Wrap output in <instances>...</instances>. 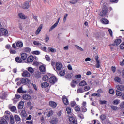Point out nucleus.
<instances>
[{
  "instance_id": "1",
  "label": "nucleus",
  "mask_w": 124,
  "mask_h": 124,
  "mask_svg": "<svg viewBox=\"0 0 124 124\" xmlns=\"http://www.w3.org/2000/svg\"><path fill=\"white\" fill-rule=\"evenodd\" d=\"M107 13H108V9H107V7L104 6L102 11L100 13V16L101 17H105Z\"/></svg>"
},
{
  "instance_id": "2",
  "label": "nucleus",
  "mask_w": 124,
  "mask_h": 124,
  "mask_svg": "<svg viewBox=\"0 0 124 124\" xmlns=\"http://www.w3.org/2000/svg\"><path fill=\"white\" fill-rule=\"evenodd\" d=\"M69 121L71 124H77V120L75 119V116L74 115L69 116Z\"/></svg>"
},
{
  "instance_id": "3",
  "label": "nucleus",
  "mask_w": 124,
  "mask_h": 124,
  "mask_svg": "<svg viewBox=\"0 0 124 124\" xmlns=\"http://www.w3.org/2000/svg\"><path fill=\"white\" fill-rule=\"evenodd\" d=\"M62 68V64L60 62H57L55 65V67H54V70L55 71H58L61 70Z\"/></svg>"
},
{
  "instance_id": "4",
  "label": "nucleus",
  "mask_w": 124,
  "mask_h": 124,
  "mask_svg": "<svg viewBox=\"0 0 124 124\" xmlns=\"http://www.w3.org/2000/svg\"><path fill=\"white\" fill-rule=\"evenodd\" d=\"M122 42V40L121 39H117L115 40L114 43L113 44H110V46H118Z\"/></svg>"
},
{
  "instance_id": "5",
  "label": "nucleus",
  "mask_w": 124,
  "mask_h": 124,
  "mask_svg": "<svg viewBox=\"0 0 124 124\" xmlns=\"http://www.w3.org/2000/svg\"><path fill=\"white\" fill-rule=\"evenodd\" d=\"M0 31L1 33V36H2V35L6 36L8 34V31L4 28L0 29Z\"/></svg>"
},
{
  "instance_id": "6",
  "label": "nucleus",
  "mask_w": 124,
  "mask_h": 124,
  "mask_svg": "<svg viewBox=\"0 0 124 124\" xmlns=\"http://www.w3.org/2000/svg\"><path fill=\"white\" fill-rule=\"evenodd\" d=\"M57 81V78L55 76L51 77L49 78V82L51 84H55Z\"/></svg>"
},
{
  "instance_id": "7",
  "label": "nucleus",
  "mask_w": 124,
  "mask_h": 124,
  "mask_svg": "<svg viewBox=\"0 0 124 124\" xmlns=\"http://www.w3.org/2000/svg\"><path fill=\"white\" fill-rule=\"evenodd\" d=\"M49 123L52 124H58V123H59V119H58L57 118H53L50 119Z\"/></svg>"
},
{
  "instance_id": "8",
  "label": "nucleus",
  "mask_w": 124,
  "mask_h": 124,
  "mask_svg": "<svg viewBox=\"0 0 124 124\" xmlns=\"http://www.w3.org/2000/svg\"><path fill=\"white\" fill-rule=\"evenodd\" d=\"M62 101L64 104H65V105H68V104H69V102L68 101V99L66 97H65V96H62Z\"/></svg>"
},
{
  "instance_id": "9",
  "label": "nucleus",
  "mask_w": 124,
  "mask_h": 124,
  "mask_svg": "<svg viewBox=\"0 0 124 124\" xmlns=\"http://www.w3.org/2000/svg\"><path fill=\"white\" fill-rule=\"evenodd\" d=\"M22 76H23V77H30L31 74H30L28 71H24L22 73Z\"/></svg>"
},
{
  "instance_id": "10",
  "label": "nucleus",
  "mask_w": 124,
  "mask_h": 124,
  "mask_svg": "<svg viewBox=\"0 0 124 124\" xmlns=\"http://www.w3.org/2000/svg\"><path fill=\"white\" fill-rule=\"evenodd\" d=\"M42 24H41L39 27L38 28V29L36 30V32H35V34L36 35H38V34H39V33H40V32L41 31V30H42Z\"/></svg>"
},
{
  "instance_id": "11",
  "label": "nucleus",
  "mask_w": 124,
  "mask_h": 124,
  "mask_svg": "<svg viewBox=\"0 0 124 124\" xmlns=\"http://www.w3.org/2000/svg\"><path fill=\"white\" fill-rule=\"evenodd\" d=\"M39 70L41 72H45L46 71V66L44 65L40 66Z\"/></svg>"
},
{
  "instance_id": "12",
  "label": "nucleus",
  "mask_w": 124,
  "mask_h": 124,
  "mask_svg": "<svg viewBox=\"0 0 124 124\" xmlns=\"http://www.w3.org/2000/svg\"><path fill=\"white\" fill-rule=\"evenodd\" d=\"M30 7L29 2H25L22 6L23 9H28Z\"/></svg>"
},
{
  "instance_id": "13",
  "label": "nucleus",
  "mask_w": 124,
  "mask_h": 124,
  "mask_svg": "<svg viewBox=\"0 0 124 124\" xmlns=\"http://www.w3.org/2000/svg\"><path fill=\"white\" fill-rule=\"evenodd\" d=\"M49 105L51 107H52V108H56V107H57V104L54 101H50Z\"/></svg>"
},
{
  "instance_id": "14",
  "label": "nucleus",
  "mask_w": 124,
  "mask_h": 124,
  "mask_svg": "<svg viewBox=\"0 0 124 124\" xmlns=\"http://www.w3.org/2000/svg\"><path fill=\"white\" fill-rule=\"evenodd\" d=\"M115 82H117V83H119V84H121L122 83V79H121V78L119 76L115 77V78H114Z\"/></svg>"
},
{
  "instance_id": "15",
  "label": "nucleus",
  "mask_w": 124,
  "mask_h": 124,
  "mask_svg": "<svg viewBox=\"0 0 124 124\" xmlns=\"http://www.w3.org/2000/svg\"><path fill=\"white\" fill-rule=\"evenodd\" d=\"M27 58H28V54H27V53H23L21 54V58L23 60V61L27 60Z\"/></svg>"
},
{
  "instance_id": "16",
  "label": "nucleus",
  "mask_w": 124,
  "mask_h": 124,
  "mask_svg": "<svg viewBox=\"0 0 124 124\" xmlns=\"http://www.w3.org/2000/svg\"><path fill=\"white\" fill-rule=\"evenodd\" d=\"M18 16L19 18L22 20H25V19H27V16H25L23 13H19L18 14Z\"/></svg>"
},
{
  "instance_id": "17",
  "label": "nucleus",
  "mask_w": 124,
  "mask_h": 124,
  "mask_svg": "<svg viewBox=\"0 0 124 124\" xmlns=\"http://www.w3.org/2000/svg\"><path fill=\"white\" fill-rule=\"evenodd\" d=\"M116 88L119 91H124V86L123 85H118L116 86Z\"/></svg>"
},
{
  "instance_id": "18",
  "label": "nucleus",
  "mask_w": 124,
  "mask_h": 124,
  "mask_svg": "<svg viewBox=\"0 0 124 124\" xmlns=\"http://www.w3.org/2000/svg\"><path fill=\"white\" fill-rule=\"evenodd\" d=\"M33 60H34V57L33 56L31 55L27 58V62H33Z\"/></svg>"
},
{
  "instance_id": "19",
  "label": "nucleus",
  "mask_w": 124,
  "mask_h": 124,
  "mask_svg": "<svg viewBox=\"0 0 124 124\" xmlns=\"http://www.w3.org/2000/svg\"><path fill=\"white\" fill-rule=\"evenodd\" d=\"M23 99H25V100H29V99H31V96L25 94L23 95Z\"/></svg>"
},
{
  "instance_id": "20",
  "label": "nucleus",
  "mask_w": 124,
  "mask_h": 124,
  "mask_svg": "<svg viewBox=\"0 0 124 124\" xmlns=\"http://www.w3.org/2000/svg\"><path fill=\"white\" fill-rule=\"evenodd\" d=\"M41 86L42 88H47V87H49V83L44 82L41 83Z\"/></svg>"
},
{
  "instance_id": "21",
  "label": "nucleus",
  "mask_w": 124,
  "mask_h": 124,
  "mask_svg": "<svg viewBox=\"0 0 124 124\" xmlns=\"http://www.w3.org/2000/svg\"><path fill=\"white\" fill-rule=\"evenodd\" d=\"M23 107H24V102L23 101H21L18 104V108L19 110H21V109L23 108Z\"/></svg>"
},
{
  "instance_id": "22",
  "label": "nucleus",
  "mask_w": 124,
  "mask_h": 124,
  "mask_svg": "<svg viewBox=\"0 0 124 124\" xmlns=\"http://www.w3.org/2000/svg\"><path fill=\"white\" fill-rule=\"evenodd\" d=\"M101 23H102V24H105V25H106L109 23V21L105 18H102L101 20Z\"/></svg>"
},
{
  "instance_id": "23",
  "label": "nucleus",
  "mask_w": 124,
  "mask_h": 124,
  "mask_svg": "<svg viewBox=\"0 0 124 124\" xmlns=\"http://www.w3.org/2000/svg\"><path fill=\"white\" fill-rule=\"evenodd\" d=\"M16 45L18 48H22L23 47V42L18 41L16 43Z\"/></svg>"
},
{
  "instance_id": "24",
  "label": "nucleus",
  "mask_w": 124,
  "mask_h": 124,
  "mask_svg": "<svg viewBox=\"0 0 124 124\" xmlns=\"http://www.w3.org/2000/svg\"><path fill=\"white\" fill-rule=\"evenodd\" d=\"M27 70L31 74H32L34 72V69H33V68H32V67H31L27 68Z\"/></svg>"
},
{
  "instance_id": "25",
  "label": "nucleus",
  "mask_w": 124,
  "mask_h": 124,
  "mask_svg": "<svg viewBox=\"0 0 124 124\" xmlns=\"http://www.w3.org/2000/svg\"><path fill=\"white\" fill-rule=\"evenodd\" d=\"M21 116L24 117V118H27V112L26 110H23L21 112Z\"/></svg>"
},
{
  "instance_id": "26",
  "label": "nucleus",
  "mask_w": 124,
  "mask_h": 124,
  "mask_svg": "<svg viewBox=\"0 0 124 124\" xmlns=\"http://www.w3.org/2000/svg\"><path fill=\"white\" fill-rule=\"evenodd\" d=\"M77 85V81L76 80H72L71 83L72 88H75V86Z\"/></svg>"
},
{
  "instance_id": "27",
  "label": "nucleus",
  "mask_w": 124,
  "mask_h": 124,
  "mask_svg": "<svg viewBox=\"0 0 124 124\" xmlns=\"http://www.w3.org/2000/svg\"><path fill=\"white\" fill-rule=\"evenodd\" d=\"M113 104L114 105H118V104H120L121 103V100L119 99H115L112 102Z\"/></svg>"
},
{
  "instance_id": "28",
  "label": "nucleus",
  "mask_w": 124,
  "mask_h": 124,
  "mask_svg": "<svg viewBox=\"0 0 124 124\" xmlns=\"http://www.w3.org/2000/svg\"><path fill=\"white\" fill-rule=\"evenodd\" d=\"M16 61L18 62V63H21L22 62H23V60H22V59L19 57H17L15 59Z\"/></svg>"
},
{
  "instance_id": "29",
  "label": "nucleus",
  "mask_w": 124,
  "mask_h": 124,
  "mask_svg": "<svg viewBox=\"0 0 124 124\" xmlns=\"http://www.w3.org/2000/svg\"><path fill=\"white\" fill-rule=\"evenodd\" d=\"M91 96L95 97L96 96L97 97H100L101 96V95L99 93H94L91 94Z\"/></svg>"
},
{
  "instance_id": "30",
  "label": "nucleus",
  "mask_w": 124,
  "mask_h": 124,
  "mask_svg": "<svg viewBox=\"0 0 124 124\" xmlns=\"http://www.w3.org/2000/svg\"><path fill=\"white\" fill-rule=\"evenodd\" d=\"M58 26V24H57V23H55L53 25H52L51 27H50V29H49V31L50 32V31H53V30H54V29H55V28H56V27H57Z\"/></svg>"
},
{
  "instance_id": "31",
  "label": "nucleus",
  "mask_w": 124,
  "mask_h": 124,
  "mask_svg": "<svg viewBox=\"0 0 124 124\" xmlns=\"http://www.w3.org/2000/svg\"><path fill=\"white\" fill-rule=\"evenodd\" d=\"M0 124H7V121L4 118H2L0 121Z\"/></svg>"
},
{
  "instance_id": "32",
  "label": "nucleus",
  "mask_w": 124,
  "mask_h": 124,
  "mask_svg": "<svg viewBox=\"0 0 124 124\" xmlns=\"http://www.w3.org/2000/svg\"><path fill=\"white\" fill-rule=\"evenodd\" d=\"M87 85V82L85 80H82L79 83V86H81L82 87H84V86H86Z\"/></svg>"
},
{
  "instance_id": "33",
  "label": "nucleus",
  "mask_w": 124,
  "mask_h": 124,
  "mask_svg": "<svg viewBox=\"0 0 124 124\" xmlns=\"http://www.w3.org/2000/svg\"><path fill=\"white\" fill-rule=\"evenodd\" d=\"M116 94L117 95V96H121L122 95H123V93L118 90L116 91Z\"/></svg>"
},
{
  "instance_id": "34",
  "label": "nucleus",
  "mask_w": 124,
  "mask_h": 124,
  "mask_svg": "<svg viewBox=\"0 0 124 124\" xmlns=\"http://www.w3.org/2000/svg\"><path fill=\"white\" fill-rule=\"evenodd\" d=\"M23 49L24 52L26 53H30V52H31V48H30V47H24Z\"/></svg>"
},
{
  "instance_id": "35",
  "label": "nucleus",
  "mask_w": 124,
  "mask_h": 124,
  "mask_svg": "<svg viewBox=\"0 0 124 124\" xmlns=\"http://www.w3.org/2000/svg\"><path fill=\"white\" fill-rule=\"evenodd\" d=\"M59 74L61 76H64L65 75V71L64 70H62L60 72Z\"/></svg>"
},
{
  "instance_id": "36",
  "label": "nucleus",
  "mask_w": 124,
  "mask_h": 124,
  "mask_svg": "<svg viewBox=\"0 0 124 124\" xmlns=\"http://www.w3.org/2000/svg\"><path fill=\"white\" fill-rule=\"evenodd\" d=\"M75 46L76 47V48L78 49V50H79V51H84V49L82 48V47H81L80 46L77 45H75Z\"/></svg>"
},
{
  "instance_id": "37",
  "label": "nucleus",
  "mask_w": 124,
  "mask_h": 124,
  "mask_svg": "<svg viewBox=\"0 0 124 124\" xmlns=\"http://www.w3.org/2000/svg\"><path fill=\"white\" fill-rule=\"evenodd\" d=\"M43 81H48L49 80V77L47 75H45L43 77Z\"/></svg>"
},
{
  "instance_id": "38",
  "label": "nucleus",
  "mask_w": 124,
  "mask_h": 124,
  "mask_svg": "<svg viewBox=\"0 0 124 124\" xmlns=\"http://www.w3.org/2000/svg\"><path fill=\"white\" fill-rule=\"evenodd\" d=\"M17 92L19 93H24V91H23V88L20 87L18 89Z\"/></svg>"
},
{
  "instance_id": "39",
  "label": "nucleus",
  "mask_w": 124,
  "mask_h": 124,
  "mask_svg": "<svg viewBox=\"0 0 124 124\" xmlns=\"http://www.w3.org/2000/svg\"><path fill=\"white\" fill-rule=\"evenodd\" d=\"M78 93H84V90L83 88H79L77 90Z\"/></svg>"
},
{
  "instance_id": "40",
  "label": "nucleus",
  "mask_w": 124,
  "mask_h": 124,
  "mask_svg": "<svg viewBox=\"0 0 124 124\" xmlns=\"http://www.w3.org/2000/svg\"><path fill=\"white\" fill-rule=\"evenodd\" d=\"M15 119L16 122H19V121H21V118H20V116H18L17 115L15 116Z\"/></svg>"
},
{
  "instance_id": "41",
  "label": "nucleus",
  "mask_w": 124,
  "mask_h": 124,
  "mask_svg": "<svg viewBox=\"0 0 124 124\" xmlns=\"http://www.w3.org/2000/svg\"><path fill=\"white\" fill-rule=\"evenodd\" d=\"M35 77H36V78H39L41 77L40 73H39V71L36 72L35 74Z\"/></svg>"
},
{
  "instance_id": "42",
  "label": "nucleus",
  "mask_w": 124,
  "mask_h": 124,
  "mask_svg": "<svg viewBox=\"0 0 124 124\" xmlns=\"http://www.w3.org/2000/svg\"><path fill=\"white\" fill-rule=\"evenodd\" d=\"M27 78H23L21 79V83L22 84H26L27 82Z\"/></svg>"
},
{
  "instance_id": "43",
  "label": "nucleus",
  "mask_w": 124,
  "mask_h": 124,
  "mask_svg": "<svg viewBox=\"0 0 124 124\" xmlns=\"http://www.w3.org/2000/svg\"><path fill=\"white\" fill-rule=\"evenodd\" d=\"M10 120L11 124H14V117H13V116L11 115L10 116Z\"/></svg>"
},
{
  "instance_id": "44",
  "label": "nucleus",
  "mask_w": 124,
  "mask_h": 124,
  "mask_svg": "<svg viewBox=\"0 0 124 124\" xmlns=\"http://www.w3.org/2000/svg\"><path fill=\"white\" fill-rule=\"evenodd\" d=\"M79 0H72L69 1L70 3H71V4H75V3H77V2H78Z\"/></svg>"
},
{
  "instance_id": "45",
  "label": "nucleus",
  "mask_w": 124,
  "mask_h": 124,
  "mask_svg": "<svg viewBox=\"0 0 124 124\" xmlns=\"http://www.w3.org/2000/svg\"><path fill=\"white\" fill-rule=\"evenodd\" d=\"M10 54H16L17 51H16V50L11 48L10 49Z\"/></svg>"
},
{
  "instance_id": "46",
  "label": "nucleus",
  "mask_w": 124,
  "mask_h": 124,
  "mask_svg": "<svg viewBox=\"0 0 124 124\" xmlns=\"http://www.w3.org/2000/svg\"><path fill=\"white\" fill-rule=\"evenodd\" d=\"M66 111H67V114H71V107H67Z\"/></svg>"
},
{
  "instance_id": "47",
  "label": "nucleus",
  "mask_w": 124,
  "mask_h": 124,
  "mask_svg": "<svg viewBox=\"0 0 124 124\" xmlns=\"http://www.w3.org/2000/svg\"><path fill=\"white\" fill-rule=\"evenodd\" d=\"M95 66H96V68H99L100 67V61L96 62Z\"/></svg>"
},
{
  "instance_id": "48",
  "label": "nucleus",
  "mask_w": 124,
  "mask_h": 124,
  "mask_svg": "<svg viewBox=\"0 0 124 124\" xmlns=\"http://www.w3.org/2000/svg\"><path fill=\"white\" fill-rule=\"evenodd\" d=\"M16 108L15 106H12L10 108V110L12 112H15L16 110Z\"/></svg>"
},
{
  "instance_id": "49",
  "label": "nucleus",
  "mask_w": 124,
  "mask_h": 124,
  "mask_svg": "<svg viewBox=\"0 0 124 124\" xmlns=\"http://www.w3.org/2000/svg\"><path fill=\"white\" fill-rule=\"evenodd\" d=\"M33 44H34V45H37L38 46H41V44L39 43V42L38 41H33Z\"/></svg>"
},
{
  "instance_id": "50",
  "label": "nucleus",
  "mask_w": 124,
  "mask_h": 124,
  "mask_svg": "<svg viewBox=\"0 0 124 124\" xmlns=\"http://www.w3.org/2000/svg\"><path fill=\"white\" fill-rule=\"evenodd\" d=\"M119 47L121 50H124V42H122V44H120Z\"/></svg>"
},
{
  "instance_id": "51",
  "label": "nucleus",
  "mask_w": 124,
  "mask_h": 124,
  "mask_svg": "<svg viewBox=\"0 0 124 124\" xmlns=\"http://www.w3.org/2000/svg\"><path fill=\"white\" fill-rule=\"evenodd\" d=\"M80 110H81V109L78 106L75 107V111H76V112H80Z\"/></svg>"
},
{
  "instance_id": "52",
  "label": "nucleus",
  "mask_w": 124,
  "mask_h": 124,
  "mask_svg": "<svg viewBox=\"0 0 124 124\" xmlns=\"http://www.w3.org/2000/svg\"><path fill=\"white\" fill-rule=\"evenodd\" d=\"M53 114H54V111H53V110H50L47 114V117H52Z\"/></svg>"
},
{
  "instance_id": "53",
  "label": "nucleus",
  "mask_w": 124,
  "mask_h": 124,
  "mask_svg": "<svg viewBox=\"0 0 124 124\" xmlns=\"http://www.w3.org/2000/svg\"><path fill=\"white\" fill-rule=\"evenodd\" d=\"M68 16V14H65V15L64 16L63 20V23H65V22H66V18H67Z\"/></svg>"
},
{
  "instance_id": "54",
  "label": "nucleus",
  "mask_w": 124,
  "mask_h": 124,
  "mask_svg": "<svg viewBox=\"0 0 124 124\" xmlns=\"http://www.w3.org/2000/svg\"><path fill=\"white\" fill-rule=\"evenodd\" d=\"M40 48L44 52H47V47L46 46H44L43 47L40 46Z\"/></svg>"
},
{
  "instance_id": "55",
  "label": "nucleus",
  "mask_w": 124,
  "mask_h": 124,
  "mask_svg": "<svg viewBox=\"0 0 124 124\" xmlns=\"http://www.w3.org/2000/svg\"><path fill=\"white\" fill-rule=\"evenodd\" d=\"M111 107L114 111H117V110H118V107L116 106H111Z\"/></svg>"
},
{
  "instance_id": "56",
  "label": "nucleus",
  "mask_w": 124,
  "mask_h": 124,
  "mask_svg": "<svg viewBox=\"0 0 124 124\" xmlns=\"http://www.w3.org/2000/svg\"><path fill=\"white\" fill-rule=\"evenodd\" d=\"M109 93L110 94H114L115 93V91L113 89H110L109 90Z\"/></svg>"
},
{
  "instance_id": "57",
  "label": "nucleus",
  "mask_w": 124,
  "mask_h": 124,
  "mask_svg": "<svg viewBox=\"0 0 124 124\" xmlns=\"http://www.w3.org/2000/svg\"><path fill=\"white\" fill-rule=\"evenodd\" d=\"M45 59L46 61H48V62H50V61H51V58H50V56H49V55H46Z\"/></svg>"
},
{
  "instance_id": "58",
  "label": "nucleus",
  "mask_w": 124,
  "mask_h": 124,
  "mask_svg": "<svg viewBox=\"0 0 124 124\" xmlns=\"http://www.w3.org/2000/svg\"><path fill=\"white\" fill-rule=\"evenodd\" d=\"M76 105V102L75 101H71V107H74Z\"/></svg>"
},
{
  "instance_id": "59",
  "label": "nucleus",
  "mask_w": 124,
  "mask_h": 124,
  "mask_svg": "<svg viewBox=\"0 0 124 124\" xmlns=\"http://www.w3.org/2000/svg\"><path fill=\"white\" fill-rule=\"evenodd\" d=\"M106 118V116H105V115L102 114L101 116H100V119L101 120H102V121H104V120H105Z\"/></svg>"
},
{
  "instance_id": "60",
  "label": "nucleus",
  "mask_w": 124,
  "mask_h": 124,
  "mask_svg": "<svg viewBox=\"0 0 124 124\" xmlns=\"http://www.w3.org/2000/svg\"><path fill=\"white\" fill-rule=\"evenodd\" d=\"M33 54H34V55H40V52L39 51H33Z\"/></svg>"
},
{
  "instance_id": "61",
  "label": "nucleus",
  "mask_w": 124,
  "mask_h": 124,
  "mask_svg": "<svg viewBox=\"0 0 124 124\" xmlns=\"http://www.w3.org/2000/svg\"><path fill=\"white\" fill-rule=\"evenodd\" d=\"M82 112H87V108L85 106H82Z\"/></svg>"
},
{
  "instance_id": "62",
  "label": "nucleus",
  "mask_w": 124,
  "mask_h": 124,
  "mask_svg": "<svg viewBox=\"0 0 124 124\" xmlns=\"http://www.w3.org/2000/svg\"><path fill=\"white\" fill-rule=\"evenodd\" d=\"M84 91H89L90 90V86H86L84 87Z\"/></svg>"
},
{
  "instance_id": "63",
  "label": "nucleus",
  "mask_w": 124,
  "mask_h": 124,
  "mask_svg": "<svg viewBox=\"0 0 124 124\" xmlns=\"http://www.w3.org/2000/svg\"><path fill=\"white\" fill-rule=\"evenodd\" d=\"M48 51H49L50 52H55V49L49 47L48 48Z\"/></svg>"
},
{
  "instance_id": "64",
  "label": "nucleus",
  "mask_w": 124,
  "mask_h": 124,
  "mask_svg": "<svg viewBox=\"0 0 124 124\" xmlns=\"http://www.w3.org/2000/svg\"><path fill=\"white\" fill-rule=\"evenodd\" d=\"M120 107L121 108H124V101H123L120 103Z\"/></svg>"
}]
</instances>
